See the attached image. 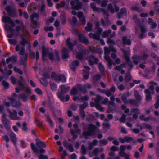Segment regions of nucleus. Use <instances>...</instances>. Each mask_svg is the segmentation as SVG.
Segmentation results:
<instances>
[{"instance_id": "nucleus-1", "label": "nucleus", "mask_w": 159, "mask_h": 159, "mask_svg": "<svg viewBox=\"0 0 159 159\" xmlns=\"http://www.w3.org/2000/svg\"><path fill=\"white\" fill-rule=\"evenodd\" d=\"M61 89V92H58L57 94L58 98L62 101L64 102L65 100L66 102H68L70 99V96L67 95L66 97L64 96V94L66 93L70 89V86H68L66 88L64 84L61 85L60 86Z\"/></svg>"}, {"instance_id": "nucleus-2", "label": "nucleus", "mask_w": 159, "mask_h": 159, "mask_svg": "<svg viewBox=\"0 0 159 159\" xmlns=\"http://www.w3.org/2000/svg\"><path fill=\"white\" fill-rule=\"evenodd\" d=\"M78 48L79 51L76 52V58L81 60L84 57V55L86 54L87 53H89V51H87L86 48L81 44L79 45Z\"/></svg>"}, {"instance_id": "nucleus-3", "label": "nucleus", "mask_w": 159, "mask_h": 159, "mask_svg": "<svg viewBox=\"0 0 159 159\" xmlns=\"http://www.w3.org/2000/svg\"><path fill=\"white\" fill-rule=\"evenodd\" d=\"M2 20L4 23H8L12 26V27L10 26L8 27V30L11 32L14 31V29L12 27L15 26V24L14 21L10 17L4 16L2 17Z\"/></svg>"}, {"instance_id": "nucleus-4", "label": "nucleus", "mask_w": 159, "mask_h": 159, "mask_svg": "<svg viewBox=\"0 0 159 159\" xmlns=\"http://www.w3.org/2000/svg\"><path fill=\"white\" fill-rule=\"evenodd\" d=\"M51 77L52 78L55 79L58 83L61 82L63 83H65L66 82V78L64 75L61 74H56L55 72H52L51 73Z\"/></svg>"}, {"instance_id": "nucleus-5", "label": "nucleus", "mask_w": 159, "mask_h": 159, "mask_svg": "<svg viewBox=\"0 0 159 159\" xmlns=\"http://www.w3.org/2000/svg\"><path fill=\"white\" fill-rule=\"evenodd\" d=\"M51 77L52 78L55 79L58 83L61 82L63 83H65L66 82V78L64 75L61 74H56L55 72H52L51 73Z\"/></svg>"}, {"instance_id": "nucleus-6", "label": "nucleus", "mask_w": 159, "mask_h": 159, "mask_svg": "<svg viewBox=\"0 0 159 159\" xmlns=\"http://www.w3.org/2000/svg\"><path fill=\"white\" fill-rule=\"evenodd\" d=\"M8 15L11 17H15L17 15L16 9L13 7L8 5L5 8Z\"/></svg>"}, {"instance_id": "nucleus-7", "label": "nucleus", "mask_w": 159, "mask_h": 159, "mask_svg": "<svg viewBox=\"0 0 159 159\" xmlns=\"http://www.w3.org/2000/svg\"><path fill=\"white\" fill-rule=\"evenodd\" d=\"M7 111L10 114L9 117L11 119L14 120H21V118L20 117L17 116L18 113L16 110H14L12 112H11L9 108H7Z\"/></svg>"}, {"instance_id": "nucleus-8", "label": "nucleus", "mask_w": 159, "mask_h": 159, "mask_svg": "<svg viewBox=\"0 0 159 159\" xmlns=\"http://www.w3.org/2000/svg\"><path fill=\"white\" fill-rule=\"evenodd\" d=\"M2 121L6 129L7 130H9L11 128L9 124V121L8 119L7 118L5 113H4L2 116Z\"/></svg>"}, {"instance_id": "nucleus-9", "label": "nucleus", "mask_w": 159, "mask_h": 159, "mask_svg": "<svg viewBox=\"0 0 159 159\" xmlns=\"http://www.w3.org/2000/svg\"><path fill=\"white\" fill-rule=\"evenodd\" d=\"M70 4L72 6L71 8L78 10L82 8V4L79 1V0L71 1Z\"/></svg>"}, {"instance_id": "nucleus-10", "label": "nucleus", "mask_w": 159, "mask_h": 159, "mask_svg": "<svg viewBox=\"0 0 159 159\" xmlns=\"http://www.w3.org/2000/svg\"><path fill=\"white\" fill-rule=\"evenodd\" d=\"M7 99L11 101V106L13 107L20 108L21 106V103L20 101H17L16 100L12 97H8Z\"/></svg>"}, {"instance_id": "nucleus-11", "label": "nucleus", "mask_w": 159, "mask_h": 159, "mask_svg": "<svg viewBox=\"0 0 159 159\" xmlns=\"http://www.w3.org/2000/svg\"><path fill=\"white\" fill-rule=\"evenodd\" d=\"M105 56V59L107 61L108 63L109 64V67H110L111 65V59L110 57L108 56L110 54V49L107 47H105L104 48Z\"/></svg>"}, {"instance_id": "nucleus-12", "label": "nucleus", "mask_w": 159, "mask_h": 159, "mask_svg": "<svg viewBox=\"0 0 159 159\" xmlns=\"http://www.w3.org/2000/svg\"><path fill=\"white\" fill-rule=\"evenodd\" d=\"M121 50L124 54V57L126 61L127 64L130 68L129 70L130 71V70L132 68L133 65L132 63L130 62V59L126 51L123 48Z\"/></svg>"}, {"instance_id": "nucleus-13", "label": "nucleus", "mask_w": 159, "mask_h": 159, "mask_svg": "<svg viewBox=\"0 0 159 159\" xmlns=\"http://www.w3.org/2000/svg\"><path fill=\"white\" fill-rule=\"evenodd\" d=\"M115 9H114L112 5L111 4H109L107 6V9L111 13H114L115 12H118L119 10V8L116 5H114Z\"/></svg>"}, {"instance_id": "nucleus-14", "label": "nucleus", "mask_w": 159, "mask_h": 159, "mask_svg": "<svg viewBox=\"0 0 159 159\" xmlns=\"http://www.w3.org/2000/svg\"><path fill=\"white\" fill-rule=\"evenodd\" d=\"M78 37L80 42L86 44H88L89 43L88 39L83 34H79L78 35Z\"/></svg>"}, {"instance_id": "nucleus-15", "label": "nucleus", "mask_w": 159, "mask_h": 159, "mask_svg": "<svg viewBox=\"0 0 159 159\" xmlns=\"http://www.w3.org/2000/svg\"><path fill=\"white\" fill-rule=\"evenodd\" d=\"M132 59L134 63L137 65L139 62H140L142 59V56L138 55H135L132 57Z\"/></svg>"}, {"instance_id": "nucleus-16", "label": "nucleus", "mask_w": 159, "mask_h": 159, "mask_svg": "<svg viewBox=\"0 0 159 159\" xmlns=\"http://www.w3.org/2000/svg\"><path fill=\"white\" fill-rule=\"evenodd\" d=\"M40 44L39 45V48L41 49L42 51L48 50V49L46 48L45 46V40L43 38H40L39 39Z\"/></svg>"}, {"instance_id": "nucleus-17", "label": "nucleus", "mask_w": 159, "mask_h": 159, "mask_svg": "<svg viewBox=\"0 0 159 159\" xmlns=\"http://www.w3.org/2000/svg\"><path fill=\"white\" fill-rule=\"evenodd\" d=\"M69 51L68 49L65 47H63L62 50V57L63 59L68 58Z\"/></svg>"}, {"instance_id": "nucleus-18", "label": "nucleus", "mask_w": 159, "mask_h": 159, "mask_svg": "<svg viewBox=\"0 0 159 159\" xmlns=\"http://www.w3.org/2000/svg\"><path fill=\"white\" fill-rule=\"evenodd\" d=\"M127 13L126 9L125 7L122 8L120 9V12L118 13L117 17L120 19L122 17V15L125 16L127 15Z\"/></svg>"}, {"instance_id": "nucleus-19", "label": "nucleus", "mask_w": 159, "mask_h": 159, "mask_svg": "<svg viewBox=\"0 0 159 159\" xmlns=\"http://www.w3.org/2000/svg\"><path fill=\"white\" fill-rule=\"evenodd\" d=\"M144 93L146 94V100L147 101H150L151 100V93L148 89H146L144 90Z\"/></svg>"}, {"instance_id": "nucleus-20", "label": "nucleus", "mask_w": 159, "mask_h": 159, "mask_svg": "<svg viewBox=\"0 0 159 159\" xmlns=\"http://www.w3.org/2000/svg\"><path fill=\"white\" fill-rule=\"evenodd\" d=\"M108 107L111 111H115L116 109V106L114 102L109 101L108 102Z\"/></svg>"}, {"instance_id": "nucleus-21", "label": "nucleus", "mask_w": 159, "mask_h": 159, "mask_svg": "<svg viewBox=\"0 0 159 159\" xmlns=\"http://www.w3.org/2000/svg\"><path fill=\"white\" fill-rule=\"evenodd\" d=\"M60 18L61 19V23L62 25H64L66 23V14L64 11H62L60 15Z\"/></svg>"}, {"instance_id": "nucleus-22", "label": "nucleus", "mask_w": 159, "mask_h": 159, "mask_svg": "<svg viewBox=\"0 0 159 159\" xmlns=\"http://www.w3.org/2000/svg\"><path fill=\"white\" fill-rule=\"evenodd\" d=\"M149 84L151 85L150 86L148 89H149L152 94H154L155 93L154 86L157 85L158 84L153 81L150 82Z\"/></svg>"}, {"instance_id": "nucleus-23", "label": "nucleus", "mask_w": 159, "mask_h": 159, "mask_svg": "<svg viewBox=\"0 0 159 159\" xmlns=\"http://www.w3.org/2000/svg\"><path fill=\"white\" fill-rule=\"evenodd\" d=\"M11 140L14 145H16L17 142V138L16 134L13 132L11 133L10 134Z\"/></svg>"}, {"instance_id": "nucleus-24", "label": "nucleus", "mask_w": 159, "mask_h": 159, "mask_svg": "<svg viewBox=\"0 0 159 159\" xmlns=\"http://www.w3.org/2000/svg\"><path fill=\"white\" fill-rule=\"evenodd\" d=\"M122 43L124 45H129L131 44V41L129 39H128L126 36H123L122 38Z\"/></svg>"}, {"instance_id": "nucleus-25", "label": "nucleus", "mask_w": 159, "mask_h": 159, "mask_svg": "<svg viewBox=\"0 0 159 159\" xmlns=\"http://www.w3.org/2000/svg\"><path fill=\"white\" fill-rule=\"evenodd\" d=\"M95 29L97 30L96 33L101 34V33L103 31V30L102 28L100 27V24L99 22H96L95 23Z\"/></svg>"}, {"instance_id": "nucleus-26", "label": "nucleus", "mask_w": 159, "mask_h": 159, "mask_svg": "<svg viewBox=\"0 0 159 159\" xmlns=\"http://www.w3.org/2000/svg\"><path fill=\"white\" fill-rule=\"evenodd\" d=\"M46 6L44 3H43L39 10L40 11V14L43 16H45L47 15L45 10Z\"/></svg>"}, {"instance_id": "nucleus-27", "label": "nucleus", "mask_w": 159, "mask_h": 159, "mask_svg": "<svg viewBox=\"0 0 159 159\" xmlns=\"http://www.w3.org/2000/svg\"><path fill=\"white\" fill-rule=\"evenodd\" d=\"M96 128V126L95 125L92 124H90L88 127V130L93 135H94Z\"/></svg>"}, {"instance_id": "nucleus-28", "label": "nucleus", "mask_w": 159, "mask_h": 159, "mask_svg": "<svg viewBox=\"0 0 159 159\" xmlns=\"http://www.w3.org/2000/svg\"><path fill=\"white\" fill-rule=\"evenodd\" d=\"M79 65V61L75 60L71 63V68L72 70L75 72V71L76 68Z\"/></svg>"}, {"instance_id": "nucleus-29", "label": "nucleus", "mask_w": 159, "mask_h": 159, "mask_svg": "<svg viewBox=\"0 0 159 159\" xmlns=\"http://www.w3.org/2000/svg\"><path fill=\"white\" fill-rule=\"evenodd\" d=\"M131 9L132 11H135L138 13H141L143 11V10L138 6V4H136L134 6H132L131 7Z\"/></svg>"}, {"instance_id": "nucleus-30", "label": "nucleus", "mask_w": 159, "mask_h": 159, "mask_svg": "<svg viewBox=\"0 0 159 159\" xmlns=\"http://www.w3.org/2000/svg\"><path fill=\"white\" fill-rule=\"evenodd\" d=\"M19 98L21 99L24 102L27 101L28 99V96L26 94L21 93L19 94Z\"/></svg>"}, {"instance_id": "nucleus-31", "label": "nucleus", "mask_w": 159, "mask_h": 159, "mask_svg": "<svg viewBox=\"0 0 159 159\" xmlns=\"http://www.w3.org/2000/svg\"><path fill=\"white\" fill-rule=\"evenodd\" d=\"M29 43V42L28 40L24 37H22L21 38V41L20 42L19 44L22 46V47H25L26 45L27 44Z\"/></svg>"}, {"instance_id": "nucleus-32", "label": "nucleus", "mask_w": 159, "mask_h": 159, "mask_svg": "<svg viewBox=\"0 0 159 159\" xmlns=\"http://www.w3.org/2000/svg\"><path fill=\"white\" fill-rule=\"evenodd\" d=\"M134 95L136 98V100L138 102L140 103V101L141 100V96L139 94V92L137 90H135L134 91Z\"/></svg>"}, {"instance_id": "nucleus-33", "label": "nucleus", "mask_w": 159, "mask_h": 159, "mask_svg": "<svg viewBox=\"0 0 159 159\" xmlns=\"http://www.w3.org/2000/svg\"><path fill=\"white\" fill-rule=\"evenodd\" d=\"M31 147L33 152L35 154H38L39 151L38 148L33 143H31Z\"/></svg>"}, {"instance_id": "nucleus-34", "label": "nucleus", "mask_w": 159, "mask_h": 159, "mask_svg": "<svg viewBox=\"0 0 159 159\" xmlns=\"http://www.w3.org/2000/svg\"><path fill=\"white\" fill-rule=\"evenodd\" d=\"M71 134L73 136V138L74 139H75L77 138V135L76 134L75 132L77 134H80L81 132V130L80 129H77L75 131L74 130L71 129Z\"/></svg>"}, {"instance_id": "nucleus-35", "label": "nucleus", "mask_w": 159, "mask_h": 159, "mask_svg": "<svg viewBox=\"0 0 159 159\" xmlns=\"http://www.w3.org/2000/svg\"><path fill=\"white\" fill-rule=\"evenodd\" d=\"M101 78V75H94L93 78V83L94 84H98L97 82Z\"/></svg>"}, {"instance_id": "nucleus-36", "label": "nucleus", "mask_w": 159, "mask_h": 159, "mask_svg": "<svg viewBox=\"0 0 159 159\" xmlns=\"http://www.w3.org/2000/svg\"><path fill=\"white\" fill-rule=\"evenodd\" d=\"M93 25L92 24L90 23H88L86 26L85 28V30L87 32H90L92 31Z\"/></svg>"}, {"instance_id": "nucleus-37", "label": "nucleus", "mask_w": 159, "mask_h": 159, "mask_svg": "<svg viewBox=\"0 0 159 159\" xmlns=\"http://www.w3.org/2000/svg\"><path fill=\"white\" fill-rule=\"evenodd\" d=\"M103 97L98 94L96 95V98L94 100L95 104H100V102L102 100Z\"/></svg>"}, {"instance_id": "nucleus-38", "label": "nucleus", "mask_w": 159, "mask_h": 159, "mask_svg": "<svg viewBox=\"0 0 159 159\" xmlns=\"http://www.w3.org/2000/svg\"><path fill=\"white\" fill-rule=\"evenodd\" d=\"M77 87L82 93H85L87 92V90L86 89V86L85 85L82 87L80 84H79L77 85Z\"/></svg>"}, {"instance_id": "nucleus-39", "label": "nucleus", "mask_w": 159, "mask_h": 159, "mask_svg": "<svg viewBox=\"0 0 159 159\" xmlns=\"http://www.w3.org/2000/svg\"><path fill=\"white\" fill-rule=\"evenodd\" d=\"M36 144L39 148H43L45 147L46 146L44 142L41 141L37 142Z\"/></svg>"}, {"instance_id": "nucleus-40", "label": "nucleus", "mask_w": 159, "mask_h": 159, "mask_svg": "<svg viewBox=\"0 0 159 159\" xmlns=\"http://www.w3.org/2000/svg\"><path fill=\"white\" fill-rule=\"evenodd\" d=\"M39 81L45 87H47L48 85V81L44 78H41L39 79Z\"/></svg>"}, {"instance_id": "nucleus-41", "label": "nucleus", "mask_w": 159, "mask_h": 159, "mask_svg": "<svg viewBox=\"0 0 159 159\" xmlns=\"http://www.w3.org/2000/svg\"><path fill=\"white\" fill-rule=\"evenodd\" d=\"M39 14L37 13L34 12L30 16L31 21L34 20V18L37 19L38 20L39 18Z\"/></svg>"}, {"instance_id": "nucleus-42", "label": "nucleus", "mask_w": 159, "mask_h": 159, "mask_svg": "<svg viewBox=\"0 0 159 159\" xmlns=\"http://www.w3.org/2000/svg\"><path fill=\"white\" fill-rule=\"evenodd\" d=\"M50 87L52 91L56 92L57 90V84L54 83H52L50 84Z\"/></svg>"}, {"instance_id": "nucleus-43", "label": "nucleus", "mask_w": 159, "mask_h": 159, "mask_svg": "<svg viewBox=\"0 0 159 159\" xmlns=\"http://www.w3.org/2000/svg\"><path fill=\"white\" fill-rule=\"evenodd\" d=\"M125 80L126 82H129L131 80V77L130 72L126 73L125 75Z\"/></svg>"}, {"instance_id": "nucleus-44", "label": "nucleus", "mask_w": 159, "mask_h": 159, "mask_svg": "<svg viewBox=\"0 0 159 159\" xmlns=\"http://www.w3.org/2000/svg\"><path fill=\"white\" fill-rule=\"evenodd\" d=\"M111 30H108L105 31L102 33V36L103 38L107 37L111 33Z\"/></svg>"}, {"instance_id": "nucleus-45", "label": "nucleus", "mask_w": 159, "mask_h": 159, "mask_svg": "<svg viewBox=\"0 0 159 159\" xmlns=\"http://www.w3.org/2000/svg\"><path fill=\"white\" fill-rule=\"evenodd\" d=\"M128 103L132 105H136L138 103H139L135 99H130L128 101Z\"/></svg>"}, {"instance_id": "nucleus-46", "label": "nucleus", "mask_w": 159, "mask_h": 159, "mask_svg": "<svg viewBox=\"0 0 159 159\" xmlns=\"http://www.w3.org/2000/svg\"><path fill=\"white\" fill-rule=\"evenodd\" d=\"M42 60L44 61H46L45 58L47 57V55L48 52V50L42 51Z\"/></svg>"}, {"instance_id": "nucleus-47", "label": "nucleus", "mask_w": 159, "mask_h": 159, "mask_svg": "<svg viewBox=\"0 0 159 159\" xmlns=\"http://www.w3.org/2000/svg\"><path fill=\"white\" fill-rule=\"evenodd\" d=\"M34 123L36 125L39 127L40 128L43 129V128L42 125V122L40 121L39 120L35 119L34 121Z\"/></svg>"}, {"instance_id": "nucleus-48", "label": "nucleus", "mask_w": 159, "mask_h": 159, "mask_svg": "<svg viewBox=\"0 0 159 159\" xmlns=\"http://www.w3.org/2000/svg\"><path fill=\"white\" fill-rule=\"evenodd\" d=\"M21 129L23 131L26 132L28 130V125L25 122H23Z\"/></svg>"}, {"instance_id": "nucleus-49", "label": "nucleus", "mask_w": 159, "mask_h": 159, "mask_svg": "<svg viewBox=\"0 0 159 159\" xmlns=\"http://www.w3.org/2000/svg\"><path fill=\"white\" fill-rule=\"evenodd\" d=\"M24 82L20 80H17V85L19 87H21V90H23L25 86L24 84Z\"/></svg>"}, {"instance_id": "nucleus-50", "label": "nucleus", "mask_w": 159, "mask_h": 159, "mask_svg": "<svg viewBox=\"0 0 159 159\" xmlns=\"http://www.w3.org/2000/svg\"><path fill=\"white\" fill-rule=\"evenodd\" d=\"M32 25H31V27L34 29H36L38 28L39 25L38 24V22L37 20H34L33 21H31Z\"/></svg>"}, {"instance_id": "nucleus-51", "label": "nucleus", "mask_w": 159, "mask_h": 159, "mask_svg": "<svg viewBox=\"0 0 159 159\" xmlns=\"http://www.w3.org/2000/svg\"><path fill=\"white\" fill-rule=\"evenodd\" d=\"M83 134L86 139H87L88 136H93V134L89 131L83 132Z\"/></svg>"}, {"instance_id": "nucleus-52", "label": "nucleus", "mask_w": 159, "mask_h": 159, "mask_svg": "<svg viewBox=\"0 0 159 159\" xmlns=\"http://www.w3.org/2000/svg\"><path fill=\"white\" fill-rule=\"evenodd\" d=\"M89 50L92 53H98V49L95 47H90L89 48Z\"/></svg>"}, {"instance_id": "nucleus-53", "label": "nucleus", "mask_w": 159, "mask_h": 159, "mask_svg": "<svg viewBox=\"0 0 159 159\" xmlns=\"http://www.w3.org/2000/svg\"><path fill=\"white\" fill-rule=\"evenodd\" d=\"M63 143L64 147L67 149L70 150V143L66 140H64Z\"/></svg>"}, {"instance_id": "nucleus-54", "label": "nucleus", "mask_w": 159, "mask_h": 159, "mask_svg": "<svg viewBox=\"0 0 159 159\" xmlns=\"http://www.w3.org/2000/svg\"><path fill=\"white\" fill-rule=\"evenodd\" d=\"M47 122L49 123L51 127H53L54 126V125L53 124V121L50 118V116L49 115H48L47 116Z\"/></svg>"}, {"instance_id": "nucleus-55", "label": "nucleus", "mask_w": 159, "mask_h": 159, "mask_svg": "<svg viewBox=\"0 0 159 159\" xmlns=\"http://www.w3.org/2000/svg\"><path fill=\"white\" fill-rule=\"evenodd\" d=\"M2 84L5 89H8L9 87V83L5 80H3L2 82Z\"/></svg>"}, {"instance_id": "nucleus-56", "label": "nucleus", "mask_w": 159, "mask_h": 159, "mask_svg": "<svg viewBox=\"0 0 159 159\" xmlns=\"http://www.w3.org/2000/svg\"><path fill=\"white\" fill-rule=\"evenodd\" d=\"M24 26V23L23 22L21 21V25L20 26H17L15 28V30L17 32H19L21 30L22 27Z\"/></svg>"}, {"instance_id": "nucleus-57", "label": "nucleus", "mask_w": 159, "mask_h": 159, "mask_svg": "<svg viewBox=\"0 0 159 159\" xmlns=\"http://www.w3.org/2000/svg\"><path fill=\"white\" fill-rule=\"evenodd\" d=\"M14 70L15 72L18 73L20 75H22L23 74V72L20 69L17 68L16 66L14 67Z\"/></svg>"}, {"instance_id": "nucleus-58", "label": "nucleus", "mask_w": 159, "mask_h": 159, "mask_svg": "<svg viewBox=\"0 0 159 159\" xmlns=\"http://www.w3.org/2000/svg\"><path fill=\"white\" fill-rule=\"evenodd\" d=\"M126 116L123 114L121 117L119 119V120L121 123H125L126 120Z\"/></svg>"}, {"instance_id": "nucleus-59", "label": "nucleus", "mask_w": 159, "mask_h": 159, "mask_svg": "<svg viewBox=\"0 0 159 159\" xmlns=\"http://www.w3.org/2000/svg\"><path fill=\"white\" fill-rule=\"evenodd\" d=\"M90 7L94 11H98L99 8H97L96 6V4L94 3H92L90 4Z\"/></svg>"}, {"instance_id": "nucleus-60", "label": "nucleus", "mask_w": 159, "mask_h": 159, "mask_svg": "<svg viewBox=\"0 0 159 159\" xmlns=\"http://www.w3.org/2000/svg\"><path fill=\"white\" fill-rule=\"evenodd\" d=\"M95 107L98 110H100L101 111H104V109L100 104H95Z\"/></svg>"}, {"instance_id": "nucleus-61", "label": "nucleus", "mask_w": 159, "mask_h": 159, "mask_svg": "<svg viewBox=\"0 0 159 159\" xmlns=\"http://www.w3.org/2000/svg\"><path fill=\"white\" fill-rule=\"evenodd\" d=\"M55 20V18L53 17H50L49 19H47L46 23L47 25H48L49 23H53Z\"/></svg>"}, {"instance_id": "nucleus-62", "label": "nucleus", "mask_w": 159, "mask_h": 159, "mask_svg": "<svg viewBox=\"0 0 159 159\" xmlns=\"http://www.w3.org/2000/svg\"><path fill=\"white\" fill-rule=\"evenodd\" d=\"M157 100L156 103L154 104L155 108L156 109H157L159 107V95L156 96Z\"/></svg>"}, {"instance_id": "nucleus-63", "label": "nucleus", "mask_w": 159, "mask_h": 159, "mask_svg": "<svg viewBox=\"0 0 159 159\" xmlns=\"http://www.w3.org/2000/svg\"><path fill=\"white\" fill-rule=\"evenodd\" d=\"M98 67L101 73H104V72L105 69L103 65L101 63H99Z\"/></svg>"}, {"instance_id": "nucleus-64", "label": "nucleus", "mask_w": 159, "mask_h": 159, "mask_svg": "<svg viewBox=\"0 0 159 159\" xmlns=\"http://www.w3.org/2000/svg\"><path fill=\"white\" fill-rule=\"evenodd\" d=\"M47 55H48V57L50 60L52 61L55 60L54 54L52 52H48Z\"/></svg>"}]
</instances>
